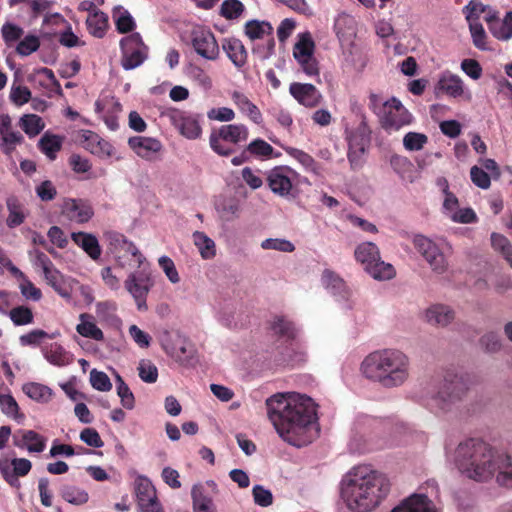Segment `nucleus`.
<instances>
[{
    "instance_id": "de8ad7c7",
    "label": "nucleus",
    "mask_w": 512,
    "mask_h": 512,
    "mask_svg": "<svg viewBox=\"0 0 512 512\" xmlns=\"http://www.w3.org/2000/svg\"><path fill=\"white\" fill-rule=\"evenodd\" d=\"M13 274L19 279V289L22 296L27 300L39 301L42 298V292L37 288L18 268L12 269Z\"/></svg>"
},
{
    "instance_id": "1a4fd4ad",
    "label": "nucleus",
    "mask_w": 512,
    "mask_h": 512,
    "mask_svg": "<svg viewBox=\"0 0 512 512\" xmlns=\"http://www.w3.org/2000/svg\"><path fill=\"white\" fill-rule=\"evenodd\" d=\"M413 245L419 254L429 264L430 268L443 273L448 267L445 251H451V245L444 239L435 241L424 235H416L413 238Z\"/></svg>"
},
{
    "instance_id": "09e8293b",
    "label": "nucleus",
    "mask_w": 512,
    "mask_h": 512,
    "mask_svg": "<svg viewBox=\"0 0 512 512\" xmlns=\"http://www.w3.org/2000/svg\"><path fill=\"white\" fill-rule=\"evenodd\" d=\"M245 151L259 159H271L280 156L279 153L274 152V148L268 142L260 138L251 141Z\"/></svg>"
},
{
    "instance_id": "0e129e2a",
    "label": "nucleus",
    "mask_w": 512,
    "mask_h": 512,
    "mask_svg": "<svg viewBox=\"0 0 512 512\" xmlns=\"http://www.w3.org/2000/svg\"><path fill=\"white\" fill-rule=\"evenodd\" d=\"M29 256L31 258L33 265L42 270L44 278L57 269L55 268L50 258L39 249H34L30 251Z\"/></svg>"
},
{
    "instance_id": "ea45409f",
    "label": "nucleus",
    "mask_w": 512,
    "mask_h": 512,
    "mask_svg": "<svg viewBox=\"0 0 512 512\" xmlns=\"http://www.w3.org/2000/svg\"><path fill=\"white\" fill-rule=\"evenodd\" d=\"M390 165L395 173L399 175V177L408 183H413L415 181V171L412 162L405 156L401 155H392L390 158Z\"/></svg>"
},
{
    "instance_id": "e433bc0d",
    "label": "nucleus",
    "mask_w": 512,
    "mask_h": 512,
    "mask_svg": "<svg viewBox=\"0 0 512 512\" xmlns=\"http://www.w3.org/2000/svg\"><path fill=\"white\" fill-rule=\"evenodd\" d=\"M283 149L290 157L302 166L305 172L311 173L317 177L322 176L321 165L310 154L291 146H283Z\"/></svg>"
},
{
    "instance_id": "b1692460",
    "label": "nucleus",
    "mask_w": 512,
    "mask_h": 512,
    "mask_svg": "<svg viewBox=\"0 0 512 512\" xmlns=\"http://www.w3.org/2000/svg\"><path fill=\"white\" fill-rule=\"evenodd\" d=\"M128 146L146 161L155 160L163 150V144L155 137L133 136L128 139Z\"/></svg>"
},
{
    "instance_id": "4c0bfd02",
    "label": "nucleus",
    "mask_w": 512,
    "mask_h": 512,
    "mask_svg": "<svg viewBox=\"0 0 512 512\" xmlns=\"http://www.w3.org/2000/svg\"><path fill=\"white\" fill-rule=\"evenodd\" d=\"M231 99L238 110L256 124L262 122V114L259 108L240 91H233Z\"/></svg>"
},
{
    "instance_id": "412c9836",
    "label": "nucleus",
    "mask_w": 512,
    "mask_h": 512,
    "mask_svg": "<svg viewBox=\"0 0 512 512\" xmlns=\"http://www.w3.org/2000/svg\"><path fill=\"white\" fill-rule=\"evenodd\" d=\"M490 34L498 41L507 42L512 39V11H507L501 18L499 12L494 9L484 15Z\"/></svg>"
},
{
    "instance_id": "a211bd4d",
    "label": "nucleus",
    "mask_w": 512,
    "mask_h": 512,
    "mask_svg": "<svg viewBox=\"0 0 512 512\" xmlns=\"http://www.w3.org/2000/svg\"><path fill=\"white\" fill-rule=\"evenodd\" d=\"M13 445L29 454H41L47 447L46 436L32 429H18L12 434Z\"/></svg>"
},
{
    "instance_id": "dca6fc26",
    "label": "nucleus",
    "mask_w": 512,
    "mask_h": 512,
    "mask_svg": "<svg viewBox=\"0 0 512 512\" xmlns=\"http://www.w3.org/2000/svg\"><path fill=\"white\" fill-rule=\"evenodd\" d=\"M435 90L437 93L451 98L471 100L472 97L462 78L449 70H445L439 75Z\"/></svg>"
},
{
    "instance_id": "72a5a7b5",
    "label": "nucleus",
    "mask_w": 512,
    "mask_h": 512,
    "mask_svg": "<svg viewBox=\"0 0 512 512\" xmlns=\"http://www.w3.org/2000/svg\"><path fill=\"white\" fill-rule=\"evenodd\" d=\"M214 208L223 221L229 222L239 217L241 204L234 196H219L214 202Z\"/></svg>"
},
{
    "instance_id": "5fc2aeb1",
    "label": "nucleus",
    "mask_w": 512,
    "mask_h": 512,
    "mask_svg": "<svg viewBox=\"0 0 512 512\" xmlns=\"http://www.w3.org/2000/svg\"><path fill=\"white\" fill-rule=\"evenodd\" d=\"M117 395L120 398L121 405L128 410L135 407V397L129 386L125 383L119 373L114 371Z\"/></svg>"
},
{
    "instance_id": "864d4df0",
    "label": "nucleus",
    "mask_w": 512,
    "mask_h": 512,
    "mask_svg": "<svg viewBox=\"0 0 512 512\" xmlns=\"http://www.w3.org/2000/svg\"><path fill=\"white\" fill-rule=\"evenodd\" d=\"M21 129L28 137L37 136L45 127L42 118L36 114H25L19 120Z\"/></svg>"
},
{
    "instance_id": "8fccbe9b",
    "label": "nucleus",
    "mask_w": 512,
    "mask_h": 512,
    "mask_svg": "<svg viewBox=\"0 0 512 512\" xmlns=\"http://www.w3.org/2000/svg\"><path fill=\"white\" fill-rule=\"evenodd\" d=\"M38 147L47 158L54 160L62 147V138L57 135L45 133L40 138Z\"/></svg>"
},
{
    "instance_id": "cd10ccee",
    "label": "nucleus",
    "mask_w": 512,
    "mask_h": 512,
    "mask_svg": "<svg viewBox=\"0 0 512 512\" xmlns=\"http://www.w3.org/2000/svg\"><path fill=\"white\" fill-rule=\"evenodd\" d=\"M290 94L301 105L309 108L316 107L322 100V94L312 84L294 82L289 87Z\"/></svg>"
},
{
    "instance_id": "e2e57ef3",
    "label": "nucleus",
    "mask_w": 512,
    "mask_h": 512,
    "mask_svg": "<svg viewBox=\"0 0 512 512\" xmlns=\"http://www.w3.org/2000/svg\"><path fill=\"white\" fill-rule=\"evenodd\" d=\"M59 336V332L49 334L41 329L32 330L24 335H21L19 342L22 346H38L44 339H53Z\"/></svg>"
},
{
    "instance_id": "c9c22d12",
    "label": "nucleus",
    "mask_w": 512,
    "mask_h": 512,
    "mask_svg": "<svg viewBox=\"0 0 512 512\" xmlns=\"http://www.w3.org/2000/svg\"><path fill=\"white\" fill-rule=\"evenodd\" d=\"M72 241L80 247L92 260H98L101 257V246L97 237L87 232H72Z\"/></svg>"
},
{
    "instance_id": "f257e3e1",
    "label": "nucleus",
    "mask_w": 512,
    "mask_h": 512,
    "mask_svg": "<svg viewBox=\"0 0 512 512\" xmlns=\"http://www.w3.org/2000/svg\"><path fill=\"white\" fill-rule=\"evenodd\" d=\"M267 415L280 438L302 447L316 435V404L307 395L296 392L276 393L266 399Z\"/></svg>"
},
{
    "instance_id": "49530a36",
    "label": "nucleus",
    "mask_w": 512,
    "mask_h": 512,
    "mask_svg": "<svg viewBox=\"0 0 512 512\" xmlns=\"http://www.w3.org/2000/svg\"><path fill=\"white\" fill-rule=\"evenodd\" d=\"M271 330L287 340H294L299 334V329L293 322L283 316H277L271 323Z\"/></svg>"
},
{
    "instance_id": "ddd939ff",
    "label": "nucleus",
    "mask_w": 512,
    "mask_h": 512,
    "mask_svg": "<svg viewBox=\"0 0 512 512\" xmlns=\"http://www.w3.org/2000/svg\"><path fill=\"white\" fill-rule=\"evenodd\" d=\"M315 43L309 32L298 35L293 55L302 71L309 77L319 76L318 62L314 57Z\"/></svg>"
},
{
    "instance_id": "c03bdc74",
    "label": "nucleus",
    "mask_w": 512,
    "mask_h": 512,
    "mask_svg": "<svg viewBox=\"0 0 512 512\" xmlns=\"http://www.w3.org/2000/svg\"><path fill=\"white\" fill-rule=\"evenodd\" d=\"M354 255L357 262H359L363 266V269H365L371 265L373 261L378 259L380 251L377 245L373 242H363L356 247Z\"/></svg>"
},
{
    "instance_id": "2f4dec72",
    "label": "nucleus",
    "mask_w": 512,
    "mask_h": 512,
    "mask_svg": "<svg viewBox=\"0 0 512 512\" xmlns=\"http://www.w3.org/2000/svg\"><path fill=\"white\" fill-rule=\"evenodd\" d=\"M392 512H439V510L426 495L414 494L395 507Z\"/></svg>"
},
{
    "instance_id": "f03ea898",
    "label": "nucleus",
    "mask_w": 512,
    "mask_h": 512,
    "mask_svg": "<svg viewBox=\"0 0 512 512\" xmlns=\"http://www.w3.org/2000/svg\"><path fill=\"white\" fill-rule=\"evenodd\" d=\"M448 458L471 480L488 482L494 479L499 487L512 489V455L496 450L482 439L469 438L460 442Z\"/></svg>"
},
{
    "instance_id": "bf43d9fd",
    "label": "nucleus",
    "mask_w": 512,
    "mask_h": 512,
    "mask_svg": "<svg viewBox=\"0 0 512 512\" xmlns=\"http://www.w3.org/2000/svg\"><path fill=\"white\" fill-rule=\"evenodd\" d=\"M367 61L366 55L357 48L351 49L344 54V66L357 72L364 70Z\"/></svg>"
},
{
    "instance_id": "338daca9",
    "label": "nucleus",
    "mask_w": 512,
    "mask_h": 512,
    "mask_svg": "<svg viewBox=\"0 0 512 512\" xmlns=\"http://www.w3.org/2000/svg\"><path fill=\"white\" fill-rule=\"evenodd\" d=\"M62 498L74 505H81L88 501V493L75 486H65L61 491Z\"/></svg>"
},
{
    "instance_id": "c85d7f7f",
    "label": "nucleus",
    "mask_w": 512,
    "mask_h": 512,
    "mask_svg": "<svg viewBox=\"0 0 512 512\" xmlns=\"http://www.w3.org/2000/svg\"><path fill=\"white\" fill-rule=\"evenodd\" d=\"M47 283L54 291L67 302H72L73 292L78 281L72 277L63 275L58 269L45 277Z\"/></svg>"
},
{
    "instance_id": "6e6d98bb",
    "label": "nucleus",
    "mask_w": 512,
    "mask_h": 512,
    "mask_svg": "<svg viewBox=\"0 0 512 512\" xmlns=\"http://www.w3.org/2000/svg\"><path fill=\"white\" fill-rule=\"evenodd\" d=\"M495 8L484 5L479 1L471 0L466 6L463 8V13L465 14V19L468 22V25L473 23H480L479 19L481 14L488 15L489 11L494 10Z\"/></svg>"
},
{
    "instance_id": "a19ab883",
    "label": "nucleus",
    "mask_w": 512,
    "mask_h": 512,
    "mask_svg": "<svg viewBox=\"0 0 512 512\" xmlns=\"http://www.w3.org/2000/svg\"><path fill=\"white\" fill-rule=\"evenodd\" d=\"M192 240L202 259L210 260L216 256V244L206 233L195 231L192 234Z\"/></svg>"
},
{
    "instance_id": "20e7f679",
    "label": "nucleus",
    "mask_w": 512,
    "mask_h": 512,
    "mask_svg": "<svg viewBox=\"0 0 512 512\" xmlns=\"http://www.w3.org/2000/svg\"><path fill=\"white\" fill-rule=\"evenodd\" d=\"M410 361L398 349H381L368 354L361 363L364 377L385 388L402 386L409 378Z\"/></svg>"
},
{
    "instance_id": "5701e85b",
    "label": "nucleus",
    "mask_w": 512,
    "mask_h": 512,
    "mask_svg": "<svg viewBox=\"0 0 512 512\" xmlns=\"http://www.w3.org/2000/svg\"><path fill=\"white\" fill-rule=\"evenodd\" d=\"M442 213L454 223L470 224L477 220L473 209L459 207V201L455 194H447L443 198Z\"/></svg>"
},
{
    "instance_id": "3c124183",
    "label": "nucleus",
    "mask_w": 512,
    "mask_h": 512,
    "mask_svg": "<svg viewBox=\"0 0 512 512\" xmlns=\"http://www.w3.org/2000/svg\"><path fill=\"white\" fill-rule=\"evenodd\" d=\"M137 504L152 501L157 498L156 489L152 482L145 476H139L135 482Z\"/></svg>"
},
{
    "instance_id": "a878e982",
    "label": "nucleus",
    "mask_w": 512,
    "mask_h": 512,
    "mask_svg": "<svg viewBox=\"0 0 512 512\" xmlns=\"http://www.w3.org/2000/svg\"><path fill=\"white\" fill-rule=\"evenodd\" d=\"M81 145L90 153L101 159L114 155V147L107 140L91 130H81L79 133Z\"/></svg>"
},
{
    "instance_id": "4d7b16f0",
    "label": "nucleus",
    "mask_w": 512,
    "mask_h": 512,
    "mask_svg": "<svg viewBox=\"0 0 512 512\" xmlns=\"http://www.w3.org/2000/svg\"><path fill=\"white\" fill-rule=\"evenodd\" d=\"M113 19L118 32L127 33L135 28V21L128 10L122 6L115 7L113 11Z\"/></svg>"
},
{
    "instance_id": "6ab92c4d",
    "label": "nucleus",
    "mask_w": 512,
    "mask_h": 512,
    "mask_svg": "<svg viewBox=\"0 0 512 512\" xmlns=\"http://www.w3.org/2000/svg\"><path fill=\"white\" fill-rule=\"evenodd\" d=\"M32 469V463L27 458H0V473L12 487L19 488V477L26 476Z\"/></svg>"
},
{
    "instance_id": "a18cd8bd",
    "label": "nucleus",
    "mask_w": 512,
    "mask_h": 512,
    "mask_svg": "<svg viewBox=\"0 0 512 512\" xmlns=\"http://www.w3.org/2000/svg\"><path fill=\"white\" fill-rule=\"evenodd\" d=\"M23 392L32 400L46 404L53 397V390L46 385L30 382L23 385Z\"/></svg>"
},
{
    "instance_id": "6e6552de",
    "label": "nucleus",
    "mask_w": 512,
    "mask_h": 512,
    "mask_svg": "<svg viewBox=\"0 0 512 512\" xmlns=\"http://www.w3.org/2000/svg\"><path fill=\"white\" fill-rule=\"evenodd\" d=\"M299 172L288 165H278L266 173V182L269 190L276 196L285 200H294L299 196L300 189H296V180Z\"/></svg>"
},
{
    "instance_id": "052dcab7",
    "label": "nucleus",
    "mask_w": 512,
    "mask_h": 512,
    "mask_svg": "<svg viewBox=\"0 0 512 512\" xmlns=\"http://www.w3.org/2000/svg\"><path fill=\"white\" fill-rule=\"evenodd\" d=\"M117 305L111 301L99 302L96 304L97 317L106 323H119L120 320L116 315Z\"/></svg>"
},
{
    "instance_id": "aec40b11",
    "label": "nucleus",
    "mask_w": 512,
    "mask_h": 512,
    "mask_svg": "<svg viewBox=\"0 0 512 512\" xmlns=\"http://www.w3.org/2000/svg\"><path fill=\"white\" fill-rule=\"evenodd\" d=\"M62 215L77 224L87 223L94 216L92 205L83 199L66 198L60 205Z\"/></svg>"
},
{
    "instance_id": "c756f323",
    "label": "nucleus",
    "mask_w": 512,
    "mask_h": 512,
    "mask_svg": "<svg viewBox=\"0 0 512 512\" xmlns=\"http://www.w3.org/2000/svg\"><path fill=\"white\" fill-rule=\"evenodd\" d=\"M321 282L325 289L338 298V301L344 300L348 302L350 300V289L347 287L344 280L332 270L325 269L323 271Z\"/></svg>"
},
{
    "instance_id": "423d86ee",
    "label": "nucleus",
    "mask_w": 512,
    "mask_h": 512,
    "mask_svg": "<svg viewBox=\"0 0 512 512\" xmlns=\"http://www.w3.org/2000/svg\"><path fill=\"white\" fill-rule=\"evenodd\" d=\"M383 422L369 416L360 417L354 428L349 447L353 452L364 453L386 446L382 439Z\"/></svg>"
},
{
    "instance_id": "9b49d317",
    "label": "nucleus",
    "mask_w": 512,
    "mask_h": 512,
    "mask_svg": "<svg viewBox=\"0 0 512 512\" xmlns=\"http://www.w3.org/2000/svg\"><path fill=\"white\" fill-rule=\"evenodd\" d=\"M128 274L124 281L126 291L133 298L139 311L147 310V296L154 286V279L151 272L144 267Z\"/></svg>"
},
{
    "instance_id": "39448f33",
    "label": "nucleus",
    "mask_w": 512,
    "mask_h": 512,
    "mask_svg": "<svg viewBox=\"0 0 512 512\" xmlns=\"http://www.w3.org/2000/svg\"><path fill=\"white\" fill-rule=\"evenodd\" d=\"M468 389L466 378L447 373L441 381L428 384L424 388L420 403L433 414L440 416L461 401Z\"/></svg>"
},
{
    "instance_id": "13d9d810",
    "label": "nucleus",
    "mask_w": 512,
    "mask_h": 512,
    "mask_svg": "<svg viewBox=\"0 0 512 512\" xmlns=\"http://www.w3.org/2000/svg\"><path fill=\"white\" fill-rule=\"evenodd\" d=\"M193 510H205L214 508L212 498L206 493L205 488L201 484L194 485L191 491Z\"/></svg>"
},
{
    "instance_id": "0eeeda50",
    "label": "nucleus",
    "mask_w": 512,
    "mask_h": 512,
    "mask_svg": "<svg viewBox=\"0 0 512 512\" xmlns=\"http://www.w3.org/2000/svg\"><path fill=\"white\" fill-rule=\"evenodd\" d=\"M249 136L248 127L244 124H227L211 131L210 148L220 156H229L235 147L246 142Z\"/></svg>"
},
{
    "instance_id": "4be33fe9",
    "label": "nucleus",
    "mask_w": 512,
    "mask_h": 512,
    "mask_svg": "<svg viewBox=\"0 0 512 512\" xmlns=\"http://www.w3.org/2000/svg\"><path fill=\"white\" fill-rule=\"evenodd\" d=\"M103 238L112 253L118 254L124 252L130 254L136 259L138 267H141L145 263L146 259L143 254L136 245L129 241L123 234L107 230L103 233Z\"/></svg>"
},
{
    "instance_id": "393cba45",
    "label": "nucleus",
    "mask_w": 512,
    "mask_h": 512,
    "mask_svg": "<svg viewBox=\"0 0 512 512\" xmlns=\"http://www.w3.org/2000/svg\"><path fill=\"white\" fill-rule=\"evenodd\" d=\"M95 111L103 119L107 128L116 131L119 128L118 117L122 111L120 102L113 96H105L95 102Z\"/></svg>"
},
{
    "instance_id": "69168bd1",
    "label": "nucleus",
    "mask_w": 512,
    "mask_h": 512,
    "mask_svg": "<svg viewBox=\"0 0 512 512\" xmlns=\"http://www.w3.org/2000/svg\"><path fill=\"white\" fill-rule=\"evenodd\" d=\"M427 142L428 137L419 132H408L403 137V146L409 152L420 151Z\"/></svg>"
},
{
    "instance_id": "603ef678",
    "label": "nucleus",
    "mask_w": 512,
    "mask_h": 512,
    "mask_svg": "<svg viewBox=\"0 0 512 512\" xmlns=\"http://www.w3.org/2000/svg\"><path fill=\"white\" fill-rule=\"evenodd\" d=\"M272 26L267 21L249 20L246 22L244 32L251 40L263 39L272 33Z\"/></svg>"
},
{
    "instance_id": "473e14b6",
    "label": "nucleus",
    "mask_w": 512,
    "mask_h": 512,
    "mask_svg": "<svg viewBox=\"0 0 512 512\" xmlns=\"http://www.w3.org/2000/svg\"><path fill=\"white\" fill-rule=\"evenodd\" d=\"M42 354L48 363L57 367L68 366L74 360L73 354L57 342L43 346Z\"/></svg>"
},
{
    "instance_id": "bb28decb",
    "label": "nucleus",
    "mask_w": 512,
    "mask_h": 512,
    "mask_svg": "<svg viewBox=\"0 0 512 512\" xmlns=\"http://www.w3.org/2000/svg\"><path fill=\"white\" fill-rule=\"evenodd\" d=\"M455 318L452 307L442 303H434L422 311V319L427 324L444 328L450 325Z\"/></svg>"
},
{
    "instance_id": "2eb2a0df",
    "label": "nucleus",
    "mask_w": 512,
    "mask_h": 512,
    "mask_svg": "<svg viewBox=\"0 0 512 512\" xmlns=\"http://www.w3.org/2000/svg\"><path fill=\"white\" fill-rule=\"evenodd\" d=\"M390 107L379 118L381 126L387 132H394L412 123L411 113L403 106L400 100L390 98Z\"/></svg>"
},
{
    "instance_id": "680f3d73",
    "label": "nucleus",
    "mask_w": 512,
    "mask_h": 512,
    "mask_svg": "<svg viewBox=\"0 0 512 512\" xmlns=\"http://www.w3.org/2000/svg\"><path fill=\"white\" fill-rule=\"evenodd\" d=\"M0 408L9 418L14 420L23 419V415L19 412V406L16 400L9 393H0Z\"/></svg>"
},
{
    "instance_id": "4468645a",
    "label": "nucleus",
    "mask_w": 512,
    "mask_h": 512,
    "mask_svg": "<svg viewBox=\"0 0 512 512\" xmlns=\"http://www.w3.org/2000/svg\"><path fill=\"white\" fill-rule=\"evenodd\" d=\"M172 126L186 139L195 140L202 135L200 116L179 109H169L164 114Z\"/></svg>"
},
{
    "instance_id": "9d476101",
    "label": "nucleus",
    "mask_w": 512,
    "mask_h": 512,
    "mask_svg": "<svg viewBox=\"0 0 512 512\" xmlns=\"http://www.w3.org/2000/svg\"><path fill=\"white\" fill-rule=\"evenodd\" d=\"M348 142V160L352 168L362 167L365 162V154L371 140V130L365 120H362L356 127H347L345 130Z\"/></svg>"
},
{
    "instance_id": "79ce46f5",
    "label": "nucleus",
    "mask_w": 512,
    "mask_h": 512,
    "mask_svg": "<svg viewBox=\"0 0 512 512\" xmlns=\"http://www.w3.org/2000/svg\"><path fill=\"white\" fill-rule=\"evenodd\" d=\"M89 33L97 38H102L108 28V16L100 10H94L86 19Z\"/></svg>"
},
{
    "instance_id": "58836bf2",
    "label": "nucleus",
    "mask_w": 512,
    "mask_h": 512,
    "mask_svg": "<svg viewBox=\"0 0 512 512\" xmlns=\"http://www.w3.org/2000/svg\"><path fill=\"white\" fill-rule=\"evenodd\" d=\"M76 331L79 335L94 341H103L104 333L97 326L93 315L81 313L79 315V323L76 325Z\"/></svg>"
},
{
    "instance_id": "f704fd0d",
    "label": "nucleus",
    "mask_w": 512,
    "mask_h": 512,
    "mask_svg": "<svg viewBox=\"0 0 512 512\" xmlns=\"http://www.w3.org/2000/svg\"><path fill=\"white\" fill-rule=\"evenodd\" d=\"M6 208L8 211L6 225L9 228H16L23 224L29 214L23 201L14 195L7 197Z\"/></svg>"
},
{
    "instance_id": "f8f14e48",
    "label": "nucleus",
    "mask_w": 512,
    "mask_h": 512,
    "mask_svg": "<svg viewBox=\"0 0 512 512\" xmlns=\"http://www.w3.org/2000/svg\"><path fill=\"white\" fill-rule=\"evenodd\" d=\"M122 50L121 65L125 70H132L144 63L148 56V47L139 33H132L120 41Z\"/></svg>"
},
{
    "instance_id": "7ed1b4c3",
    "label": "nucleus",
    "mask_w": 512,
    "mask_h": 512,
    "mask_svg": "<svg viewBox=\"0 0 512 512\" xmlns=\"http://www.w3.org/2000/svg\"><path fill=\"white\" fill-rule=\"evenodd\" d=\"M390 489L388 477L369 464L352 467L341 480V498L352 512H371Z\"/></svg>"
},
{
    "instance_id": "f3484780",
    "label": "nucleus",
    "mask_w": 512,
    "mask_h": 512,
    "mask_svg": "<svg viewBox=\"0 0 512 512\" xmlns=\"http://www.w3.org/2000/svg\"><path fill=\"white\" fill-rule=\"evenodd\" d=\"M191 43L195 52L202 58L214 61L219 57V45L209 29L197 28L193 30Z\"/></svg>"
},
{
    "instance_id": "774afa93",
    "label": "nucleus",
    "mask_w": 512,
    "mask_h": 512,
    "mask_svg": "<svg viewBox=\"0 0 512 512\" xmlns=\"http://www.w3.org/2000/svg\"><path fill=\"white\" fill-rule=\"evenodd\" d=\"M491 243L495 250L499 251L512 267V246L503 235L493 233Z\"/></svg>"
},
{
    "instance_id": "7c9ffc66",
    "label": "nucleus",
    "mask_w": 512,
    "mask_h": 512,
    "mask_svg": "<svg viewBox=\"0 0 512 512\" xmlns=\"http://www.w3.org/2000/svg\"><path fill=\"white\" fill-rule=\"evenodd\" d=\"M222 49L237 69L246 65L248 53L241 40L234 37L225 38L222 42Z\"/></svg>"
},
{
    "instance_id": "37998d69",
    "label": "nucleus",
    "mask_w": 512,
    "mask_h": 512,
    "mask_svg": "<svg viewBox=\"0 0 512 512\" xmlns=\"http://www.w3.org/2000/svg\"><path fill=\"white\" fill-rule=\"evenodd\" d=\"M373 279L379 281L390 280L394 278L396 271L392 264L387 263L378 256L371 265L364 269Z\"/></svg>"
}]
</instances>
